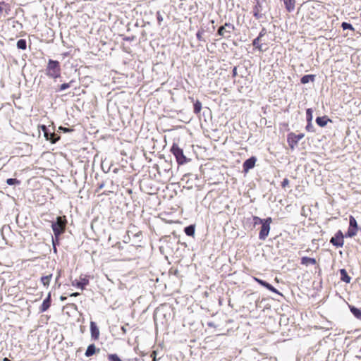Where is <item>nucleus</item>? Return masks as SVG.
I'll list each match as a JSON object with an SVG mask.
<instances>
[{"instance_id":"1","label":"nucleus","mask_w":361,"mask_h":361,"mask_svg":"<svg viewBox=\"0 0 361 361\" xmlns=\"http://www.w3.org/2000/svg\"><path fill=\"white\" fill-rule=\"evenodd\" d=\"M46 75L48 78L54 80L59 78L61 75V68L58 61L49 59L45 69Z\"/></svg>"},{"instance_id":"2","label":"nucleus","mask_w":361,"mask_h":361,"mask_svg":"<svg viewBox=\"0 0 361 361\" xmlns=\"http://www.w3.org/2000/svg\"><path fill=\"white\" fill-rule=\"evenodd\" d=\"M66 224L67 219L66 216H58L56 218V221L52 224L51 228L54 233V235L56 238H58L60 235L64 233Z\"/></svg>"},{"instance_id":"3","label":"nucleus","mask_w":361,"mask_h":361,"mask_svg":"<svg viewBox=\"0 0 361 361\" xmlns=\"http://www.w3.org/2000/svg\"><path fill=\"white\" fill-rule=\"evenodd\" d=\"M234 30L235 26L233 24L226 23L224 25L219 27L216 35L222 37L228 38Z\"/></svg>"},{"instance_id":"4","label":"nucleus","mask_w":361,"mask_h":361,"mask_svg":"<svg viewBox=\"0 0 361 361\" xmlns=\"http://www.w3.org/2000/svg\"><path fill=\"white\" fill-rule=\"evenodd\" d=\"M271 221V218L268 217L265 219V222L262 224L261 230L259 233V238L260 240H264L269 235Z\"/></svg>"},{"instance_id":"5","label":"nucleus","mask_w":361,"mask_h":361,"mask_svg":"<svg viewBox=\"0 0 361 361\" xmlns=\"http://www.w3.org/2000/svg\"><path fill=\"white\" fill-rule=\"evenodd\" d=\"M255 4L253 7V16L256 19L259 20L263 16L262 11L263 10V4L266 0H255Z\"/></svg>"},{"instance_id":"6","label":"nucleus","mask_w":361,"mask_h":361,"mask_svg":"<svg viewBox=\"0 0 361 361\" xmlns=\"http://www.w3.org/2000/svg\"><path fill=\"white\" fill-rule=\"evenodd\" d=\"M330 243L337 247H343L344 244L343 233L338 231L336 235L331 238Z\"/></svg>"},{"instance_id":"7","label":"nucleus","mask_w":361,"mask_h":361,"mask_svg":"<svg viewBox=\"0 0 361 361\" xmlns=\"http://www.w3.org/2000/svg\"><path fill=\"white\" fill-rule=\"evenodd\" d=\"M304 137L303 133L294 134L290 133L288 135V142L289 143L290 147L293 149L295 145L298 144V142Z\"/></svg>"},{"instance_id":"8","label":"nucleus","mask_w":361,"mask_h":361,"mask_svg":"<svg viewBox=\"0 0 361 361\" xmlns=\"http://www.w3.org/2000/svg\"><path fill=\"white\" fill-rule=\"evenodd\" d=\"M90 334L92 339L97 341L99 338V329L94 322H90Z\"/></svg>"},{"instance_id":"9","label":"nucleus","mask_w":361,"mask_h":361,"mask_svg":"<svg viewBox=\"0 0 361 361\" xmlns=\"http://www.w3.org/2000/svg\"><path fill=\"white\" fill-rule=\"evenodd\" d=\"M256 161L257 159L255 157H251L250 158L245 160L243 165V170L247 172L250 169H252L255 165Z\"/></svg>"},{"instance_id":"10","label":"nucleus","mask_w":361,"mask_h":361,"mask_svg":"<svg viewBox=\"0 0 361 361\" xmlns=\"http://www.w3.org/2000/svg\"><path fill=\"white\" fill-rule=\"evenodd\" d=\"M51 303V293H49L47 297L44 300L42 304L39 307L40 312H46L50 307Z\"/></svg>"},{"instance_id":"11","label":"nucleus","mask_w":361,"mask_h":361,"mask_svg":"<svg viewBox=\"0 0 361 361\" xmlns=\"http://www.w3.org/2000/svg\"><path fill=\"white\" fill-rule=\"evenodd\" d=\"M176 159V161L178 165L180 164V148L177 144H173L171 149Z\"/></svg>"},{"instance_id":"12","label":"nucleus","mask_w":361,"mask_h":361,"mask_svg":"<svg viewBox=\"0 0 361 361\" xmlns=\"http://www.w3.org/2000/svg\"><path fill=\"white\" fill-rule=\"evenodd\" d=\"M89 284V279L87 277L80 278V281L73 282V286L84 290L85 286Z\"/></svg>"},{"instance_id":"13","label":"nucleus","mask_w":361,"mask_h":361,"mask_svg":"<svg viewBox=\"0 0 361 361\" xmlns=\"http://www.w3.org/2000/svg\"><path fill=\"white\" fill-rule=\"evenodd\" d=\"M99 348H96V346L94 344H90V345H88L85 353V355L86 357H91L94 354H95L96 353H99Z\"/></svg>"},{"instance_id":"14","label":"nucleus","mask_w":361,"mask_h":361,"mask_svg":"<svg viewBox=\"0 0 361 361\" xmlns=\"http://www.w3.org/2000/svg\"><path fill=\"white\" fill-rule=\"evenodd\" d=\"M317 261L314 258H311L308 257H303L301 258V264L305 266H308L309 264H315Z\"/></svg>"},{"instance_id":"15","label":"nucleus","mask_w":361,"mask_h":361,"mask_svg":"<svg viewBox=\"0 0 361 361\" xmlns=\"http://www.w3.org/2000/svg\"><path fill=\"white\" fill-rule=\"evenodd\" d=\"M341 279V281L348 283L350 282L351 278L348 276L347 271L344 269L340 270Z\"/></svg>"},{"instance_id":"16","label":"nucleus","mask_w":361,"mask_h":361,"mask_svg":"<svg viewBox=\"0 0 361 361\" xmlns=\"http://www.w3.org/2000/svg\"><path fill=\"white\" fill-rule=\"evenodd\" d=\"M286 8L288 11H293L295 8V0H283Z\"/></svg>"},{"instance_id":"17","label":"nucleus","mask_w":361,"mask_h":361,"mask_svg":"<svg viewBox=\"0 0 361 361\" xmlns=\"http://www.w3.org/2000/svg\"><path fill=\"white\" fill-rule=\"evenodd\" d=\"M328 121H331V120L327 118L326 116L317 117L316 118V122L320 127H324L327 124Z\"/></svg>"},{"instance_id":"18","label":"nucleus","mask_w":361,"mask_h":361,"mask_svg":"<svg viewBox=\"0 0 361 361\" xmlns=\"http://www.w3.org/2000/svg\"><path fill=\"white\" fill-rule=\"evenodd\" d=\"M262 39H260L259 37H256L252 41V45L257 49H259L261 51H263L264 49H263V44L261 43Z\"/></svg>"},{"instance_id":"19","label":"nucleus","mask_w":361,"mask_h":361,"mask_svg":"<svg viewBox=\"0 0 361 361\" xmlns=\"http://www.w3.org/2000/svg\"><path fill=\"white\" fill-rule=\"evenodd\" d=\"M195 231V225L192 224L185 228L184 232L188 236L194 237Z\"/></svg>"},{"instance_id":"20","label":"nucleus","mask_w":361,"mask_h":361,"mask_svg":"<svg viewBox=\"0 0 361 361\" xmlns=\"http://www.w3.org/2000/svg\"><path fill=\"white\" fill-rule=\"evenodd\" d=\"M51 279H52V274H50L49 275L42 276L40 279V281L44 286L48 287L49 286Z\"/></svg>"},{"instance_id":"21","label":"nucleus","mask_w":361,"mask_h":361,"mask_svg":"<svg viewBox=\"0 0 361 361\" xmlns=\"http://www.w3.org/2000/svg\"><path fill=\"white\" fill-rule=\"evenodd\" d=\"M314 75H305L302 77L300 82L302 84L308 83L310 81L313 82L314 80Z\"/></svg>"},{"instance_id":"22","label":"nucleus","mask_w":361,"mask_h":361,"mask_svg":"<svg viewBox=\"0 0 361 361\" xmlns=\"http://www.w3.org/2000/svg\"><path fill=\"white\" fill-rule=\"evenodd\" d=\"M357 228L349 226L348 232L345 233V237L352 238L357 234Z\"/></svg>"},{"instance_id":"23","label":"nucleus","mask_w":361,"mask_h":361,"mask_svg":"<svg viewBox=\"0 0 361 361\" xmlns=\"http://www.w3.org/2000/svg\"><path fill=\"white\" fill-rule=\"evenodd\" d=\"M201 109H202V103L200 101L197 100L193 104V111H194V113L197 114L200 112Z\"/></svg>"},{"instance_id":"24","label":"nucleus","mask_w":361,"mask_h":361,"mask_svg":"<svg viewBox=\"0 0 361 361\" xmlns=\"http://www.w3.org/2000/svg\"><path fill=\"white\" fill-rule=\"evenodd\" d=\"M350 311L356 318L361 319V310L360 309L352 307Z\"/></svg>"},{"instance_id":"25","label":"nucleus","mask_w":361,"mask_h":361,"mask_svg":"<svg viewBox=\"0 0 361 361\" xmlns=\"http://www.w3.org/2000/svg\"><path fill=\"white\" fill-rule=\"evenodd\" d=\"M17 47L22 50L26 49L27 44H26L25 39H19L17 42Z\"/></svg>"},{"instance_id":"26","label":"nucleus","mask_w":361,"mask_h":361,"mask_svg":"<svg viewBox=\"0 0 361 361\" xmlns=\"http://www.w3.org/2000/svg\"><path fill=\"white\" fill-rule=\"evenodd\" d=\"M107 359L109 361H122L116 354H109Z\"/></svg>"},{"instance_id":"27","label":"nucleus","mask_w":361,"mask_h":361,"mask_svg":"<svg viewBox=\"0 0 361 361\" xmlns=\"http://www.w3.org/2000/svg\"><path fill=\"white\" fill-rule=\"evenodd\" d=\"M312 109H307L306 111V118L307 123L312 122L313 116H312Z\"/></svg>"},{"instance_id":"28","label":"nucleus","mask_w":361,"mask_h":361,"mask_svg":"<svg viewBox=\"0 0 361 361\" xmlns=\"http://www.w3.org/2000/svg\"><path fill=\"white\" fill-rule=\"evenodd\" d=\"M6 183L9 185H20V180L16 179V178H8L6 180Z\"/></svg>"},{"instance_id":"29","label":"nucleus","mask_w":361,"mask_h":361,"mask_svg":"<svg viewBox=\"0 0 361 361\" xmlns=\"http://www.w3.org/2000/svg\"><path fill=\"white\" fill-rule=\"evenodd\" d=\"M341 27L344 30H354V28H353V25L351 24L348 23H346V22L342 23Z\"/></svg>"},{"instance_id":"30","label":"nucleus","mask_w":361,"mask_h":361,"mask_svg":"<svg viewBox=\"0 0 361 361\" xmlns=\"http://www.w3.org/2000/svg\"><path fill=\"white\" fill-rule=\"evenodd\" d=\"M265 288H267L268 290H269L270 291L273 292V293H275L279 294V295H281V293L278 290H276L274 286H272L269 283H267V285L265 286Z\"/></svg>"},{"instance_id":"31","label":"nucleus","mask_w":361,"mask_h":361,"mask_svg":"<svg viewBox=\"0 0 361 361\" xmlns=\"http://www.w3.org/2000/svg\"><path fill=\"white\" fill-rule=\"evenodd\" d=\"M349 224H350V227H354V228H357V221L356 219L350 216V219H349Z\"/></svg>"},{"instance_id":"32","label":"nucleus","mask_w":361,"mask_h":361,"mask_svg":"<svg viewBox=\"0 0 361 361\" xmlns=\"http://www.w3.org/2000/svg\"><path fill=\"white\" fill-rule=\"evenodd\" d=\"M72 82L73 81L71 80L69 82L61 84L59 87V90L63 91V90H65L66 89L69 88L71 87Z\"/></svg>"},{"instance_id":"33","label":"nucleus","mask_w":361,"mask_h":361,"mask_svg":"<svg viewBox=\"0 0 361 361\" xmlns=\"http://www.w3.org/2000/svg\"><path fill=\"white\" fill-rule=\"evenodd\" d=\"M48 140H50L51 143H55L59 140V136H57L55 133H52L50 135V137H49Z\"/></svg>"},{"instance_id":"34","label":"nucleus","mask_w":361,"mask_h":361,"mask_svg":"<svg viewBox=\"0 0 361 361\" xmlns=\"http://www.w3.org/2000/svg\"><path fill=\"white\" fill-rule=\"evenodd\" d=\"M253 219H254V221H255V225H256V224H264V223L265 222V219H260V218H259V217H258V216H254V217H253Z\"/></svg>"},{"instance_id":"35","label":"nucleus","mask_w":361,"mask_h":361,"mask_svg":"<svg viewBox=\"0 0 361 361\" xmlns=\"http://www.w3.org/2000/svg\"><path fill=\"white\" fill-rule=\"evenodd\" d=\"M204 34V31L203 30H199L197 34H196V36H197V38L200 40V41H204L205 42V40L203 39L202 37V35Z\"/></svg>"},{"instance_id":"36","label":"nucleus","mask_w":361,"mask_h":361,"mask_svg":"<svg viewBox=\"0 0 361 361\" xmlns=\"http://www.w3.org/2000/svg\"><path fill=\"white\" fill-rule=\"evenodd\" d=\"M254 280L255 281H257L259 284H260L261 286L265 287V286L267 285V282H266L265 281H263L262 279H259L258 278H256V277H254Z\"/></svg>"},{"instance_id":"37","label":"nucleus","mask_w":361,"mask_h":361,"mask_svg":"<svg viewBox=\"0 0 361 361\" xmlns=\"http://www.w3.org/2000/svg\"><path fill=\"white\" fill-rule=\"evenodd\" d=\"M306 130L307 131H310V132H314V127H313V125H312V122L307 123V124L306 126Z\"/></svg>"},{"instance_id":"38","label":"nucleus","mask_w":361,"mask_h":361,"mask_svg":"<svg viewBox=\"0 0 361 361\" xmlns=\"http://www.w3.org/2000/svg\"><path fill=\"white\" fill-rule=\"evenodd\" d=\"M267 34L266 28L263 27L259 33L258 37L262 39Z\"/></svg>"},{"instance_id":"39","label":"nucleus","mask_w":361,"mask_h":361,"mask_svg":"<svg viewBox=\"0 0 361 361\" xmlns=\"http://www.w3.org/2000/svg\"><path fill=\"white\" fill-rule=\"evenodd\" d=\"M288 185H289V180L288 178H284L283 180L281 182L282 188H286Z\"/></svg>"},{"instance_id":"40","label":"nucleus","mask_w":361,"mask_h":361,"mask_svg":"<svg viewBox=\"0 0 361 361\" xmlns=\"http://www.w3.org/2000/svg\"><path fill=\"white\" fill-rule=\"evenodd\" d=\"M41 128H42V130L44 132V136H45V137H46L47 139H49V134H48V133L47 132V127H46V126L42 125V126H41Z\"/></svg>"},{"instance_id":"41","label":"nucleus","mask_w":361,"mask_h":361,"mask_svg":"<svg viewBox=\"0 0 361 361\" xmlns=\"http://www.w3.org/2000/svg\"><path fill=\"white\" fill-rule=\"evenodd\" d=\"M157 17L158 23H159V24L160 25V24H161V22H162V20H163V17L161 16V13H160V12H159V11H158V12L157 13Z\"/></svg>"},{"instance_id":"42","label":"nucleus","mask_w":361,"mask_h":361,"mask_svg":"<svg viewBox=\"0 0 361 361\" xmlns=\"http://www.w3.org/2000/svg\"><path fill=\"white\" fill-rule=\"evenodd\" d=\"M157 353L156 350H153L151 353H150V357H152V360H158L157 358Z\"/></svg>"},{"instance_id":"43","label":"nucleus","mask_w":361,"mask_h":361,"mask_svg":"<svg viewBox=\"0 0 361 361\" xmlns=\"http://www.w3.org/2000/svg\"><path fill=\"white\" fill-rule=\"evenodd\" d=\"M60 129L62 130L65 133H68V132L73 131L72 129H70V128H68L60 127Z\"/></svg>"},{"instance_id":"44","label":"nucleus","mask_w":361,"mask_h":361,"mask_svg":"<svg viewBox=\"0 0 361 361\" xmlns=\"http://www.w3.org/2000/svg\"><path fill=\"white\" fill-rule=\"evenodd\" d=\"M237 75V68L234 67L233 69V76L235 77Z\"/></svg>"},{"instance_id":"45","label":"nucleus","mask_w":361,"mask_h":361,"mask_svg":"<svg viewBox=\"0 0 361 361\" xmlns=\"http://www.w3.org/2000/svg\"><path fill=\"white\" fill-rule=\"evenodd\" d=\"M79 295H80V293H79L75 292V293H71V294L70 295V296H71V297H77V296H78Z\"/></svg>"},{"instance_id":"46","label":"nucleus","mask_w":361,"mask_h":361,"mask_svg":"<svg viewBox=\"0 0 361 361\" xmlns=\"http://www.w3.org/2000/svg\"><path fill=\"white\" fill-rule=\"evenodd\" d=\"M121 331H122L123 334H126L127 330H126V326H121Z\"/></svg>"},{"instance_id":"47","label":"nucleus","mask_w":361,"mask_h":361,"mask_svg":"<svg viewBox=\"0 0 361 361\" xmlns=\"http://www.w3.org/2000/svg\"><path fill=\"white\" fill-rule=\"evenodd\" d=\"M181 157H182V164H183V162L185 161V160H186V157L183 155V152H182Z\"/></svg>"},{"instance_id":"48","label":"nucleus","mask_w":361,"mask_h":361,"mask_svg":"<svg viewBox=\"0 0 361 361\" xmlns=\"http://www.w3.org/2000/svg\"><path fill=\"white\" fill-rule=\"evenodd\" d=\"M66 299H67V297H66V296L61 295V296L60 297V300H61V301H64V300H66Z\"/></svg>"},{"instance_id":"49","label":"nucleus","mask_w":361,"mask_h":361,"mask_svg":"<svg viewBox=\"0 0 361 361\" xmlns=\"http://www.w3.org/2000/svg\"><path fill=\"white\" fill-rule=\"evenodd\" d=\"M3 361H11L8 357H4Z\"/></svg>"},{"instance_id":"50","label":"nucleus","mask_w":361,"mask_h":361,"mask_svg":"<svg viewBox=\"0 0 361 361\" xmlns=\"http://www.w3.org/2000/svg\"><path fill=\"white\" fill-rule=\"evenodd\" d=\"M71 306H73V307H76V305H75V304H73H73H71Z\"/></svg>"},{"instance_id":"51","label":"nucleus","mask_w":361,"mask_h":361,"mask_svg":"<svg viewBox=\"0 0 361 361\" xmlns=\"http://www.w3.org/2000/svg\"><path fill=\"white\" fill-rule=\"evenodd\" d=\"M158 360H152V361H157Z\"/></svg>"}]
</instances>
